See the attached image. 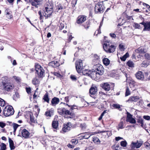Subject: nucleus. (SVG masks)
<instances>
[{"mask_svg":"<svg viewBox=\"0 0 150 150\" xmlns=\"http://www.w3.org/2000/svg\"><path fill=\"white\" fill-rule=\"evenodd\" d=\"M104 50L107 53H111L114 52L116 49V46L109 41H105L103 45Z\"/></svg>","mask_w":150,"mask_h":150,"instance_id":"1","label":"nucleus"},{"mask_svg":"<svg viewBox=\"0 0 150 150\" xmlns=\"http://www.w3.org/2000/svg\"><path fill=\"white\" fill-rule=\"evenodd\" d=\"M105 8L103 2H98L95 7V12L96 13H102L104 11Z\"/></svg>","mask_w":150,"mask_h":150,"instance_id":"2","label":"nucleus"},{"mask_svg":"<svg viewBox=\"0 0 150 150\" xmlns=\"http://www.w3.org/2000/svg\"><path fill=\"white\" fill-rule=\"evenodd\" d=\"M14 111L13 107L11 106H7L4 108L3 112L6 117H8L13 115Z\"/></svg>","mask_w":150,"mask_h":150,"instance_id":"3","label":"nucleus"},{"mask_svg":"<svg viewBox=\"0 0 150 150\" xmlns=\"http://www.w3.org/2000/svg\"><path fill=\"white\" fill-rule=\"evenodd\" d=\"M93 70L96 71L98 75H101L103 74L104 68L102 65L98 63L94 65L93 67Z\"/></svg>","mask_w":150,"mask_h":150,"instance_id":"4","label":"nucleus"},{"mask_svg":"<svg viewBox=\"0 0 150 150\" xmlns=\"http://www.w3.org/2000/svg\"><path fill=\"white\" fill-rule=\"evenodd\" d=\"M143 142L141 141L137 140L136 142H132L130 145V150H135L139 148L142 145Z\"/></svg>","mask_w":150,"mask_h":150,"instance_id":"5","label":"nucleus"},{"mask_svg":"<svg viewBox=\"0 0 150 150\" xmlns=\"http://www.w3.org/2000/svg\"><path fill=\"white\" fill-rule=\"evenodd\" d=\"M2 85L4 89L8 91H10L13 90L14 87L12 84L8 82H2Z\"/></svg>","mask_w":150,"mask_h":150,"instance_id":"6","label":"nucleus"},{"mask_svg":"<svg viewBox=\"0 0 150 150\" xmlns=\"http://www.w3.org/2000/svg\"><path fill=\"white\" fill-rule=\"evenodd\" d=\"M44 13H43V15L45 17H49L51 15L53 12L52 8V7L49 8L48 6H46L44 9Z\"/></svg>","mask_w":150,"mask_h":150,"instance_id":"7","label":"nucleus"},{"mask_svg":"<svg viewBox=\"0 0 150 150\" xmlns=\"http://www.w3.org/2000/svg\"><path fill=\"white\" fill-rule=\"evenodd\" d=\"M97 91V87L95 86L92 85L89 89V92L90 96L94 98H96Z\"/></svg>","mask_w":150,"mask_h":150,"instance_id":"8","label":"nucleus"},{"mask_svg":"<svg viewBox=\"0 0 150 150\" xmlns=\"http://www.w3.org/2000/svg\"><path fill=\"white\" fill-rule=\"evenodd\" d=\"M76 68L78 72H80L83 68L82 63V60L79 59L76 62Z\"/></svg>","mask_w":150,"mask_h":150,"instance_id":"9","label":"nucleus"},{"mask_svg":"<svg viewBox=\"0 0 150 150\" xmlns=\"http://www.w3.org/2000/svg\"><path fill=\"white\" fill-rule=\"evenodd\" d=\"M29 1L32 6L37 8L42 4L43 0H29Z\"/></svg>","mask_w":150,"mask_h":150,"instance_id":"10","label":"nucleus"},{"mask_svg":"<svg viewBox=\"0 0 150 150\" xmlns=\"http://www.w3.org/2000/svg\"><path fill=\"white\" fill-rule=\"evenodd\" d=\"M140 24L143 25L144 28L143 30L144 31H150V21L145 22L144 21L140 23Z\"/></svg>","mask_w":150,"mask_h":150,"instance_id":"11","label":"nucleus"},{"mask_svg":"<svg viewBox=\"0 0 150 150\" xmlns=\"http://www.w3.org/2000/svg\"><path fill=\"white\" fill-rule=\"evenodd\" d=\"M126 121L127 122H129L130 123L132 124H135L136 122L135 120L132 117V115L128 112L127 116Z\"/></svg>","mask_w":150,"mask_h":150,"instance_id":"12","label":"nucleus"},{"mask_svg":"<svg viewBox=\"0 0 150 150\" xmlns=\"http://www.w3.org/2000/svg\"><path fill=\"white\" fill-rule=\"evenodd\" d=\"M71 127V122L67 123L64 125L62 130L64 132H67L70 130Z\"/></svg>","mask_w":150,"mask_h":150,"instance_id":"13","label":"nucleus"},{"mask_svg":"<svg viewBox=\"0 0 150 150\" xmlns=\"http://www.w3.org/2000/svg\"><path fill=\"white\" fill-rule=\"evenodd\" d=\"M86 19V17L83 15L79 16L77 18V23L78 24L82 23Z\"/></svg>","mask_w":150,"mask_h":150,"instance_id":"14","label":"nucleus"},{"mask_svg":"<svg viewBox=\"0 0 150 150\" xmlns=\"http://www.w3.org/2000/svg\"><path fill=\"white\" fill-rule=\"evenodd\" d=\"M75 116V115L74 113L66 110L64 115L65 117L67 118H72L74 117Z\"/></svg>","mask_w":150,"mask_h":150,"instance_id":"15","label":"nucleus"},{"mask_svg":"<svg viewBox=\"0 0 150 150\" xmlns=\"http://www.w3.org/2000/svg\"><path fill=\"white\" fill-rule=\"evenodd\" d=\"M100 86L105 91H109L110 90V86L108 83H104L100 85Z\"/></svg>","mask_w":150,"mask_h":150,"instance_id":"16","label":"nucleus"},{"mask_svg":"<svg viewBox=\"0 0 150 150\" xmlns=\"http://www.w3.org/2000/svg\"><path fill=\"white\" fill-rule=\"evenodd\" d=\"M22 136L25 139L29 138L30 133L26 129H23L21 132Z\"/></svg>","mask_w":150,"mask_h":150,"instance_id":"17","label":"nucleus"},{"mask_svg":"<svg viewBox=\"0 0 150 150\" xmlns=\"http://www.w3.org/2000/svg\"><path fill=\"white\" fill-rule=\"evenodd\" d=\"M136 78L141 80H143L144 78V76L143 73L141 71L137 72L135 74Z\"/></svg>","mask_w":150,"mask_h":150,"instance_id":"18","label":"nucleus"},{"mask_svg":"<svg viewBox=\"0 0 150 150\" xmlns=\"http://www.w3.org/2000/svg\"><path fill=\"white\" fill-rule=\"evenodd\" d=\"M139 99V96H131L129 97L127 102H136L138 101Z\"/></svg>","mask_w":150,"mask_h":150,"instance_id":"19","label":"nucleus"},{"mask_svg":"<svg viewBox=\"0 0 150 150\" xmlns=\"http://www.w3.org/2000/svg\"><path fill=\"white\" fill-rule=\"evenodd\" d=\"M44 72L45 71L43 68H42V69H40V70L36 72V73L37 74L39 77L41 78L43 76Z\"/></svg>","mask_w":150,"mask_h":150,"instance_id":"20","label":"nucleus"},{"mask_svg":"<svg viewBox=\"0 0 150 150\" xmlns=\"http://www.w3.org/2000/svg\"><path fill=\"white\" fill-rule=\"evenodd\" d=\"M59 98L54 97L52 98L51 100V104L52 105L54 106L59 103Z\"/></svg>","mask_w":150,"mask_h":150,"instance_id":"21","label":"nucleus"},{"mask_svg":"<svg viewBox=\"0 0 150 150\" xmlns=\"http://www.w3.org/2000/svg\"><path fill=\"white\" fill-rule=\"evenodd\" d=\"M49 64V66L54 67H56L60 65L59 63L57 61H52L50 62Z\"/></svg>","mask_w":150,"mask_h":150,"instance_id":"22","label":"nucleus"},{"mask_svg":"<svg viewBox=\"0 0 150 150\" xmlns=\"http://www.w3.org/2000/svg\"><path fill=\"white\" fill-rule=\"evenodd\" d=\"M135 52L137 53L142 54L146 52V50L143 47H140L135 50Z\"/></svg>","mask_w":150,"mask_h":150,"instance_id":"23","label":"nucleus"},{"mask_svg":"<svg viewBox=\"0 0 150 150\" xmlns=\"http://www.w3.org/2000/svg\"><path fill=\"white\" fill-rule=\"evenodd\" d=\"M66 110L64 108H62L58 109L57 112L60 115L64 116Z\"/></svg>","mask_w":150,"mask_h":150,"instance_id":"24","label":"nucleus"},{"mask_svg":"<svg viewBox=\"0 0 150 150\" xmlns=\"http://www.w3.org/2000/svg\"><path fill=\"white\" fill-rule=\"evenodd\" d=\"M54 111L53 110L50 109L47 110L45 113V115L47 116L51 117L54 114Z\"/></svg>","mask_w":150,"mask_h":150,"instance_id":"25","label":"nucleus"},{"mask_svg":"<svg viewBox=\"0 0 150 150\" xmlns=\"http://www.w3.org/2000/svg\"><path fill=\"white\" fill-rule=\"evenodd\" d=\"M97 75H98L97 72L92 69V71H91L89 76L92 78L95 79L97 76Z\"/></svg>","mask_w":150,"mask_h":150,"instance_id":"26","label":"nucleus"},{"mask_svg":"<svg viewBox=\"0 0 150 150\" xmlns=\"http://www.w3.org/2000/svg\"><path fill=\"white\" fill-rule=\"evenodd\" d=\"M8 141L9 144V146L11 150H13L15 149V147L14 145V143L13 141L9 138L8 139Z\"/></svg>","mask_w":150,"mask_h":150,"instance_id":"27","label":"nucleus"},{"mask_svg":"<svg viewBox=\"0 0 150 150\" xmlns=\"http://www.w3.org/2000/svg\"><path fill=\"white\" fill-rule=\"evenodd\" d=\"M125 126L124 122L123 121H121L118 124L117 129L118 130L120 129H123L125 127Z\"/></svg>","mask_w":150,"mask_h":150,"instance_id":"28","label":"nucleus"},{"mask_svg":"<svg viewBox=\"0 0 150 150\" xmlns=\"http://www.w3.org/2000/svg\"><path fill=\"white\" fill-rule=\"evenodd\" d=\"M32 82L33 84L36 85L40 83V81L39 79H38L37 77H35L33 79Z\"/></svg>","mask_w":150,"mask_h":150,"instance_id":"29","label":"nucleus"},{"mask_svg":"<svg viewBox=\"0 0 150 150\" xmlns=\"http://www.w3.org/2000/svg\"><path fill=\"white\" fill-rule=\"evenodd\" d=\"M43 99L44 100V101L49 103V99L48 97V94L47 93H46L44 96Z\"/></svg>","mask_w":150,"mask_h":150,"instance_id":"30","label":"nucleus"},{"mask_svg":"<svg viewBox=\"0 0 150 150\" xmlns=\"http://www.w3.org/2000/svg\"><path fill=\"white\" fill-rule=\"evenodd\" d=\"M91 71L90 70L85 69L82 71V73L84 75L89 76Z\"/></svg>","mask_w":150,"mask_h":150,"instance_id":"31","label":"nucleus"},{"mask_svg":"<svg viewBox=\"0 0 150 150\" xmlns=\"http://www.w3.org/2000/svg\"><path fill=\"white\" fill-rule=\"evenodd\" d=\"M103 62L105 65L108 66L109 64L110 61L108 58H105L103 59Z\"/></svg>","mask_w":150,"mask_h":150,"instance_id":"32","label":"nucleus"},{"mask_svg":"<svg viewBox=\"0 0 150 150\" xmlns=\"http://www.w3.org/2000/svg\"><path fill=\"white\" fill-rule=\"evenodd\" d=\"M58 125V122L57 121L53 120L52 122V125L54 129H57Z\"/></svg>","mask_w":150,"mask_h":150,"instance_id":"33","label":"nucleus"},{"mask_svg":"<svg viewBox=\"0 0 150 150\" xmlns=\"http://www.w3.org/2000/svg\"><path fill=\"white\" fill-rule=\"evenodd\" d=\"M91 135L87 133H85L84 134H82L81 135L82 138V139H88L90 137Z\"/></svg>","mask_w":150,"mask_h":150,"instance_id":"34","label":"nucleus"},{"mask_svg":"<svg viewBox=\"0 0 150 150\" xmlns=\"http://www.w3.org/2000/svg\"><path fill=\"white\" fill-rule=\"evenodd\" d=\"M35 67L36 72L38 71V70H40V69L43 68L42 67L38 64H35Z\"/></svg>","mask_w":150,"mask_h":150,"instance_id":"35","label":"nucleus"},{"mask_svg":"<svg viewBox=\"0 0 150 150\" xmlns=\"http://www.w3.org/2000/svg\"><path fill=\"white\" fill-rule=\"evenodd\" d=\"M129 56V54L128 52L126 53L125 55L122 57H120L121 60L123 61H125L126 58Z\"/></svg>","mask_w":150,"mask_h":150,"instance_id":"36","label":"nucleus"},{"mask_svg":"<svg viewBox=\"0 0 150 150\" xmlns=\"http://www.w3.org/2000/svg\"><path fill=\"white\" fill-rule=\"evenodd\" d=\"M93 61H96L97 62H99L100 61V58L99 56L96 54H95L93 57Z\"/></svg>","mask_w":150,"mask_h":150,"instance_id":"37","label":"nucleus"},{"mask_svg":"<svg viewBox=\"0 0 150 150\" xmlns=\"http://www.w3.org/2000/svg\"><path fill=\"white\" fill-rule=\"evenodd\" d=\"M93 141L95 143L99 144L100 142L99 139L97 137H93Z\"/></svg>","mask_w":150,"mask_h":150,"instance_id":"38","label":"nucleus"},{"mask_svg":"<svg viewBox=\"0 0 150 150\" xmlns=\"http://www.w3.org/2000/svg\"><path fill=\"white\" fill-rule=\"evenodd\" d=\"M140 23H134L133 26L136 28H138L139 29H141L142 28L140 24Z\"/></svg>","mask_w":150,"mask_h":150,"instance_id":"39","label":"nucleus"},{"mask_svg":"<svg viewBox=\"0 0 150 150\" xmlns=\"http://www.w3.org/2000/svg\"><path fill=\"white\" fill-rule=\"evenodd\" d=\"M127 64L129 67H134V63L131 61H129L127 63Z\"/></svg>","mask_w":150,"mask_h":150,"instance_id":"40","label":"nucleus"},{"mask_svg":"<svg viewBox=\"0 0 150 150\" xmlns=\"http://www.w3.org/2000/svg\"><path fill=\"white\" fill-rule=\"evenodd\" d=\"M12 125L14 129L13 132L14 133L16 132V130L17 128L20 125H18L16 123H13V124Z\"/></svg>","mask_w":150,"mask_h":150,"instance_id":"41","label":"nucleus"},{"mask_svg":"<svg viewBox=\"0 0 150 150\" xmlns=\"http://www.w3.org/2000/svg\"><path fill=\"white\" fill-rule=\"evenodd\" d=\"M19 97V95L17 92H15L13 95V98L15 100H16Z\"/></svg>","mask_w":150,"mask_h":150,"instance_id":"42","label":"nucleus"},{"mask_svg":"<svg viewBox=\"0 0 150 150\" xmlns=\"http://www.w3.org/2000/svg\"><path fill=\"white\" fill-rule=\"evenodd\" d=\"M62 4H59L57 7V8L58 11H60L62 10L63 8V6Z\"/></svg>","mask_w":150,"mask_h":150,"instance_id":"43","label":"nucleus"},{"mask_svg":"<svg viewBox=\"0 0 150 150\" xmlns=\"http://www.w3.org/2000/svg\"><path fill=\"white\" fill-rule=\"evenodd\" d=\"M130 94V91L129 90L128 87H126V92L125 93V96H127L129 95Z\"/></svg>","mask_w":150,"mask_h":150,"instance_id":"44","label":"nucleus"},{"mask_svg":"<svg viewBox=\"0 0 150 150\" xmlns=\"http://www.w3.org/2000/svg\"><path fill=\"white\" fill-rule=\"evenodd\" d=\"M90 21H87L86 23L85 24L83 25L84 28L86 29H88L90 26Z\"/></svg>","mask_w":150,"mask_h":150,"instance_id":"45","label":"nucleus"},{"mask_svg":"<svg viewBox=\"0 0 150 150\" xmlns=\"http://www.w3.org/2000/svg\"><path fill=\"white\" fill-rule=\"evenodd\" d=\"M127 143L126 141H122L120 142V145L123 147H125L126 146Z\"/></svg>","mask_w":150,"mask_h":150,"instance_id":"46","label":"nucleus"},{"mask_svg":"<svg viewBox=\"0 0 150 150\" xmlns=\"http://www.w3.org/2000/svg\"><path fill=\"white\" fill-rule=\"evenodd\" d=\"M5 105L4 100L0 98V106H4Z\"/></svg>","mask_w":150,"mask_h":150,"instance_id":"47","label":"nucleus"},{"mask_svg":"<svg viewBox=\"0 0 150 150\" xmlns=\"http://www.w3.org/2000/svg\"><path fill=\"white\" fill-rule=\"evenodd\" d=\"M80 126L82 129H85L86 127V125L85 123L81 124Z\"/></svg>","mask_w":150,"mask_h":150,"instance_id":"48","label":"nucleus"},{"mask_svg":"<svg viewBox=\"0 0 150 150\" xmlns=\"http://www.w3.org/2000/svg\"><path fill=\"white\" fill-rule=\"evenodd\" d=\"M6 16L7 18L8 19H10L12 18L13 17L12 15L10 13L8 12L6 13Z\"/></svg>","mask_w":150,"mask_h":150,"instance_id":"49","label":"nucleus"},{"mask_svg":"<svg viewBox=\"0 0 150 150\" xmlns=\"http://www.w3.org/2000/svg\"><path fill=\"white\" fill-rule=\"evenodd\" d=\"M77 0H72L71 1V4L72 7H74L76 4Z\"/></svg>","mask_w":150,"mask_h":150,"instance_id":"50","label":"nucleus"},{"mask_svg":"<svg viewBox=\"0 0 150 150\" xmlns=\"http://www.w3.org/2000/svg\"><path fill=\"white\" fill-rule=\"evenodd\" d=\"M112 106L113 107L117 109H119L120 107V105L117 104H113Z\"/></svg>","mask_w":150,"mask_h":150,"instance_id":"51","label":"nucleus"},{"mask_svg":"<svg viewBox=\"0 0 150 150\" xmlns=\"http://www.w3.org/2000/svg\"><path fill=\"white\" fill-rule=\"evenodd\" d=\"M2 146L1 147V150H5L6 149V145L3 143L2 144Z\"/></svg>","mask_w":150,"mask_h":150,"instance_id":"52","label":"nucleus"},{"mask_svg":"<svg viewBox=\"0 0 150 150\" xmlns=\"http://www.w3.org/2000/svg\"><path fill=\"white\" fill-rule=\"evenodd\" d=\"M147 66V62L146 61H143L142 64V66L143 67H146Z\"/></svg>","mask_w":150,"mask_h":150,"instance_id":"53","label":"nucleus"},{"mask_svg":"<svg viewBox=\"0 0 150 150\" xmlns=\"http://www.w3.org/2000/svg\"><path fill=\"white\" fill-rule=\"evenodd\" d=\"M70 78L73 81H76V76L74 75H71L70 76Z\"/></svg>","mask_w":150,"mask_h":150,"instance_id":"54","label":"nucleus"},{"mask_svg":"<svg viewBox=\"0 0 150 150\" xmlns=\"http://www.w3.org/2000/svg\"><path fill=\"white\" fill-rule=\"evenodd\" d=\"M119 49L121 51H124L125 50V48L124 47V46L123 45L120 44L119 45Z\"/></svg>","mask_w":150,"mask_h":150,"instance_id":"55","label":"nucleus"},{"mask_svg":"<svg viewBox=\"0 0 150 150\" xmlns=\"http://www.w3.org/2000/svg\"><path fill=\"white\" fill-rule=\"evenodd\" d=\"M59 26V29L60 30H62L63 28H64V25L63 23H60Z\"/></svg>","mask_w":150,"mask_h":150,"instance_id":"56","label":"nucleus"},{"mask_svg":"<svg viewBox=\"0 0 150 150\" xmlns=\"http://www.w3.org/2000/svg\"><path fill=\"white\" fill-rule=\"evenodd\" d=\"M143 118L146 120H150V116L148 115H144Z\"/></svg>","mask_w":150,"mask_h":150,"instance_id":"57","label":"nucleus"},{"mask_svg":"<svg viewBox=\"0 0 150 150\" xmlns=\"http://www.w3.org/2000/svg\"><path fill=\"white\" fill-rule=\"evenodd\" d=\"M6 126V124L3 122H0V127L2 128H4Z\"/></svg>","mask_w":150,"mask_h":150,"instance_id":"58","label":"nucleus"},{"mask_svg":"<svg viewBox=\"0 0 150 150\" xmlns=\"http://www.w3.org/2000/svg\"><path fill=\"white\" fill-rule=\"evenodd\" d=\"M144 120L142 118H139L137 120V122L141 124L144 123Z\"/></svg>","mask_w":150,"mask_h":150,"instance_id":"59","label":"nucleus"},{"mask_svg":"<svg viewBox=\"0 0 150 150\" xmlns=\"http://www.w3.org/2000/svg\"><path fill=\"white\" fill-rule=\"evenodd\" d=\"M13 78L17 81L19 82L20 81V79L18 77L16 76H14L13 77Z\"/></svg>","mask_w":150,"mask_h":150,"instance_id":"60","label":"nucleus"},{"mask_svg":"<svg viewBox=\"0 0 150 150\" xmlns=\"http://www.w3.org/2000/svg\"><path fill=\"white\" fill-rule=\"evenodd\" d=\"M26 90L27 92L29 94L31 92V89L30 87L26 88Z\"/></svg>","mask_w":150,"mask_h":150,"instance_id":"61","label":"nucleus"},{"mask_svg":"<svg viewBox=\"0 0 150 150\" xmlns=\"http://www.w3.org/2000/svg\"><path fill=\"white\" fill-rule=\"evenodd\" d=\"M71 142L72 143L75 144H77L78 143V141L76 139H72L71 140Z\"/></svg>","mask_w":150,"mask_h":150,"instance_id":"62","label":"nucleus"},{"mask_svg":"<svg viewBox=\"0 0 150 150\" xmlns=\"http://www.w3.org/2000/svg\"><path fill=\"white\" fill-rule=\"evenodd\" d=\"M113 148L115 150H120V147L117 145H114Z\"/></svg>","mask_w":150,"mask_h":150,"instance_id":"63","label":"nucleus"},{"mask_svg":"<svg viewBox=\"0 0 150 150\" xmlns=\"http://www.w3.org/2000/svg\"><path fill=\"white\" fill-rule=\"evenodd\" d=\"M30 120L31 122H35V120L33 117H32L31 115L30 116Z\"/></svg>","mask_w":150,"mask_h":150,"instance_id":"64","label":"nucleus"}]
</instances>
